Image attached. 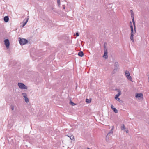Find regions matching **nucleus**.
<instances>
[{
  "label": "nucleus",
  "instance_id": "nucleus-31",
  "mask_svg": "<svg viewBox=\"0 0 149 149\" xmlns=\"http://www.w3.org/2000/svg\"><path fill=\"white\" fill-rule=\"evenodd\" d=\"M60 2V0H57V2L59 3Z\"/></svg>",
  "mask_w": 149,
  "mask_h": 149
},
{
  "label": "nucleus",
  "instance_id": "nucleus-6",
  "mask_svg": "<svg viewBox=\"0 0 149 149\" xmlns=\"http://www.w3.org/2000/svg\"><path fill=\"white\" fill-rule=\"evenodd\" d=\"M125 75L127 78V79L130 81H132V78L131 77L130 75V74L129 71L126 70L125 72Z\"/></svg>",
  "mask_w": 149,
  "mask_h": 149
},
{
  "label": "nucleus",
  "instance_id": "nucleus-23",
  "mask_svg": "<svg viewBox=\"0 0 149 149\" xmlns=\"http://www.w3.org/2000/svg\"><path fill=\"white\" fill-rule=\"evenodd\" d=\"M130 28H131L132 27H133L131 21H130Z\"/></svg>",
  "mask_w": 149,
  "mask_h": 149
},
{
  "label": "nucleus",
  "instance_id": "nucleus-21",
  "mask_svg": "<svg viewBox=\"0 0 149 149\" xmlns=\"http://www.w3.org/2000/svg\"><path fill=\"white\" fill-rule=\"evenodd\" d=\"M67 136L68 137H70V139L72 140L74 139V137L73 135H71V136L70 137L69 136L67 135Z\"/></svg>",
  "mask_w": 149,
  "mask_h": 149
},
{
  "label": "nucleus",
  "instance_id": "nucleus-11",
  "mask_svg": "<svg viewBox=\"0 0 149 149\" xmlns=\"http://www.w3.org/2000/svg\"><path fill=\"white\" fill-rule=\"evenodd\" d=\"M4 43L6 47H9L10 42L8 39H5L4 40Z\"/></svg>",
  "mask_w": 149,
  "mask_h": 149
},
{
  "label": "nucleus",
  "instance_id": "nucleus-27",
  "mask_svg": "<svg viewBox=\"0 0 149 149\" xmlns=\"http://www.w3.org/2000/svg\"><path fill=\"white\" fill-rule=\"evenodd\" d=\"M45 45L46 46H49V44L48 43H45Z\"/></svg>",
  "mask_w": 149,
  "mask_h": 149
},
{
  "label": "nucleus",
  "instance_id": "nucleus-9",
  "mask_svg": "<svg viewBox=\"0 0 149 149\" xmlns=\"http://www.w3.org/2000/svg\"><path fill=\"white\" fill-rule=\"evenodd\" d=\"M131 17L132 18V20L134 26L135 27V22L134 21V14L132 10H131Z\"/></svg>",
  "mask_w": 149,
  "mask_h": 149
},
{
  "label": "nucleus",
  "instance_id": "nucleus-30",
  "mask_svg": "<svg viewBox=\"0 0 149 149\" xmlns=\"http://www.w3.org/2000/svg\"><path fill=\"white\" fill-rule=\"evenodd\" d=\"M58 5V6H59L60 5V2H59V3L57 2Z\"/></svg>",
  "mask_w": 149,
  "mask_h": 149
},
{
  "label": "nucleus",
  "instance_id": "nucleus-32",
  "mask_svg": "<svg viewBox=\"0 0 149 149\" xmlns=\"http://www.w3.org/2000/svg\"><path fill=\"white\" fill-rule=\"evenodd\" d=\"M128 130H127L126 131V132L127 133H128Z\"/></svg>",
  "mask_w": 149,
  "mask_h": 149
},
{
  "label": "nucleus",
  "instance_id": "nucleus-24",
  "mask_svg": "<svg viewBox=\"0 0 149 149\" xmlns=\"http://www.w3.org/2000/svg\"><path fill=\"white\" fill-rule=\"evenodd\" d=\"M111 109H113V108H114V106H113L112 105V104H111Z\"/></svg>",
  "mask_w": 149,
  "mask_h": 149
},
{
  "label": "nucleus",
  "instance_id": "nucleus-5",
  "mask_svg": "<svg viewBox=\"0 0 149 149\" xmlns=\"http://www.w3.org/2000/svg\"><path fill=\"white\" fill-rule=\"evenodd\" d=\"M104 54L103 56V57L105 59L108 58V56L107 55V47H104Z\"/></svg>",
  "mask_w": 149,
  "mask_h": 149
},
{
  "label": "nucleus",
  "instance_id": "nucleus-2",
  "mask_svg": "<svg viewBox=\"0 0 149 149\" xmlns=\"http://www.w3.org/2000/svg\"><path fill=\"white\" fill-rule=\"evenodd\" d=\"M19 41L21 45H23L28 42V41L27 40L24 38H19Z\"/></svg>",
  "mask_w": 149,
  "mask_h": 149
},
{
  "label": "nucleus",
  "instance_id": "nucleus-20",
  "mask_svg": "<svg viewBox=\"0 0 149 149\" xmlns=\"http://www.w3.org/2000/svg\"><path fill=\"white\" fill-rule=\"evenodd\" d=\"M125 129V127L124 125H123L121 127V129L123 130H124Z\"/></svg>",
  "mask_w": 149,
  "mask_h": 149
},
{
  "label": "nucleus",
  "instance_id": "nucleus-28",
  "mask_svg": "<svg viewBox=\"0 0 149 149\" xmlns=\"http://www.w3.org/2000/svg\"><path fill=\"white\" fill-rule=\"evenodd\" d=\"M81 46H83V45H84V42H81Z\"/></svg>",
  "mask_w": 149,
  "mask_h": 149
},
{
  "label": "nucleus",
  "instance_id": "nucleus-4",
  "mask_svg": "<svg viewBox=\"0 0 149 149\" xmlns=\"http://www.w3.org/2000/svg\"><path fill=\"white\" fill-rule=\"evenodd\" d=\"M18 85L19 87L22 89H27V86L22 83H18Z\"/></svg>",
  "mask_w": 149,
  "mask_h": 149
},
{
  "label": "nucleus",
  "instance_id": "nucleus-15",
  "mask_svg": "<svg viewBox=\"0 0 149 149\" xmlns=\"http://www.w3.org/2000/svg\"><path fill=\"white\" fill-rule=\"evenodd\" d=\"M113 127L112 128L111 130L107 134V136H106V137H107V136H108V135L110 134H112L113 133Z\"/></svg>",
  "mask_w": 149,
  "mask_h": 149
},
{
  "label": "nucleus",
  "instance_id": "nucleus-13",
  "mask_svg": "<svg viewBox=\"0 0 149 149\" xmlns=\"http://www.w3.org/2000/svg\"><path fill=\"white\" fill-rule=\"evenodd\" d=\"M4 22H7L9 21V18L8 16H6L4 18Z\"/></svg>",
  "mask_w": 149,
  "mask_h": 149
},
{
  "label": "nucleus",
  "instance_id": "nucleus-14",
  "mask_svg": "<svg viewBox=\"0 0 149 149\" xmlns=\"http://www.w3.org/2000/svg\"><path fill=\"white\" fill-rule=\"evenodd\" d=\"M78 55L80 57H82L84 55V54L82 51H80L79 52Z\"/></svg>",
  "mask_w": 149,
  "mask_h": 149
},
{
  "label": "nucleus",
  "instance_id": "nucleus-29",
  "mask_svg": "<svg viewBox=\"0 0 149 149\" xmlns=\"http://www.w3.org/2000/svg\"><path fill=\"white\" fill-rule=\"evenodd\" d=\"M107 43L105 42L104 44V47H106V45Z\"/></svg>",
  "mask_w": 149,
  "mask_h": 149
},
{
  "label": "nucleus",
  "instance_id": "nucleus-8",
  "mask_svg": "<svg viewBox=\"0 0 149 149\" xmlns=\"http://www.w3.org/2000/svg\"><path fill=\"white\" fill-rule=\"evenodd\" d=\"M118 92V93L116 95L115 97V98L118 101H120V98L118 97L121 95V91L120 90H119Z\"/></svg>",
  "mask_w": 149,
  "mask_h": 149
},
{
  "label": "nucleus",
  "instance_id": "nucleus-22",
  "mask_svg": "<svg viewBox=\"0 0 149 149\" xmlns=\"http://www.w3.org/2000/svg\"><path fill=\"white\" fill-rule=\"evenodd\" d=\"M10 47H6L5 48H4V49L5 50H7L9 51L10 49Z\"/></svg>",
  "mask_w": 149,
  "mask_h": 149
},
{
  "label": "nucleus",
  "instance_id": "nucleus-12",
  "mask_svg": "<svg viewBox=\"0 0 149 149\" xmlns=\"http://www.w3.org/2000/svg\"><path fill=\"white\" fill-rule=\"evenodd\" d=\"M114 66L115 68L114 70H117L118 67V62H115L114 64Z\"/></svg>",
  "mask_w": 149,
  "mask_h": 149
},
{
  "label": "nucleus",
  "instance_id": "nucleus-16",
  "mask_svg": "<svg viewBox=\"0 0 149 149\" xmlns=\"http://www.w3.org/2000/svg\"><path fill=\"white\" fill-rule=\"evenodd\" d=\"M28 19H29V18H28L26 20L25 22H24V21L23 22V24L22 25V27H24V26H25L26 25V24L27 22L28 21Z\"/></svg>",
  "mask_w": 149,
  "mask_h": 149
},
{
  "label": "nucleus",
  "instance_id": "nucleus-17",
  "mask_svg": "<svg viewBox=\"0 0 149 149\" xmlns=\"http://www.w3.org/2000/svg\"><path fill=\"white\" fill-rule=\"evenodd\" d=\"M91 99H86V102L87 103H90L91 102Z\"/></svg>",
  "mask_w": 149,
  "mask_h": 149
},
{
  "label": "nucleus",
  "instance_id": "nucleus-25",
  "mask_svg": "<svg viewBox=\"0 0 149 149\" xmlns=\"http://www.w3.org/2000/svg\"><path fill=\"white\" fill-rule=\"evenodd\" d=\"M11 109L12 110H14V107L13 106H11Z\"/></svg>",
  "mask_w": 149,
  "mask_h": 149
},
{
  "label": "nucleus",
  "instance_id": "nucleus-10",
  "mask_svg": "<svg viewBox=\"0 0 149 149\" xmlns=\"http://www.w3.org/2000/svg\"><path fill=\"white\" fill-rule=\"evenodd\" d=\"M135 97L139 99H140L143 97V95L142 93H136Z\"/></svg>",
  "mask_w": 149,
  "mask_h": 149
},
{
  "label": "nucleus",
  "instance_id": "nucleus-1",
  "mask_svg": "<svg viewBox=\"0 0 149 149\" xmlns=\"http://www.w3.org/2000/svg\"><path fill=\"white\" fill-rule=\"evenodd\" d=\"M134 30L133 27H132L131 28H130L131 32V36H130V39H131V40L133 42H134V39H133V36H134V34L136 32V26L135 25V27H134Z\"/></svg>",
  "mask_w": 149,
  "mask_h": 149
},
{
  "label": "nucleus",
  "instance_id": "nucleus-33",
  "mask_svg": "<svg viewBox=\"0 0 149 149\" xmlns=\"http://www.w3.org/2000/svg\"><path fill=\"white\" fill-rule=\"evenodd\" d=\"M63 9H65V6H63Z\"/></svg>",
  "mask_w": 149,
  "mask_h": 149
},
{
  "label": "nucleus",
  "instance_id": "nucleus-26",
  "mask_svg": "<svg viewBox=\"0 0 149 149\" xmlns=\"http://www.w3.org/2000/svg\"><path fill=\"white\" fill-rule=\"evenodd\" d=\"M76 35L77 36H79V33L78 32H77L76 33Z\"/></svg>",
  "mask_w": 149,
  "mask_h": 149
},
{
  "label": "nucleus",
  "instance_id": "nucleus-7",
  "mask_svg": "<svg viewBox=\"0 0 149 149\" xmlns=\"http://www.w3.org/2000/svg\"><path fill=\"white\" fill-rule=\"evenodd\" d=\"M22 95H23L24 98L25 100V102L26 103H28L29 102V100L27 97V95L26 93H22Z\"/></svg>",
  "mask_w": 149,
  "mask_h": 149
},
{
  "label": "nucleus",
  "instance_id": "nucleus-34",
  "mask_svg": "<svg viewBox=\"0 0 149 149\" xmlns=\"http://www.w3.org/2000/svg\"><path fill=\"white\" fill-rule=\"evenodd\" d=\"M148 82H149V77L148 78Z\"/></svg>",
  "mask_w": 149,
  "mask_h": 149
},
{
  "label": "nucleus",
  "instance_id": "nucleus-3",
  "mask_svg": "<svg viewBox=\"0 0 149 149\" xmlns=\"http://www.w3.org/2000/svg\"><path fill=\"white\" fill-rule=\"evenodd\" d=\"M63 39L67 43L70 44L71 43V37L68 36H65L64 37Z\"/></svg>",
  "mask_w": 149,
  "mask_h": 149
},
{
  "label": "nucleus",
  "instance_id": "nucleus-19",
  "mask_svg": "<svg viewBox=\"0 0 149 149\" xmlns=\"http://www.w3.org/2000/svg\"><path fill=\"white\" fill-rule=\"evenodd\" d=\"M70 104L72 105V106H74L76 104L74 103L72 101H70Z\"/></svg>",
  "mask_w": 149,
  "mask_h": 149
},
{
  "label": "nucleus",
  "instance_id": "nucleus-18",
  "mask_svg": "<svg viewBox=\"0 0 149 149\" xmlns=\"http://www.w3.org/2000/svg\"><path fill=\"white\" fill-rule=\"evenodd\" d=\"M112 110H113V111L116 113H117L118 112V111L115 108H113V109Z\"/></svg>",
  "mask_w": 149,
  "mask_h": 149
}]
</instances>
